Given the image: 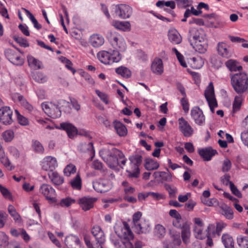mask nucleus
<instances>
[{
    "label": "nucleus",
    "mask_w": 248,
    "mask_h": 248,
    "mask_svg": "<svg viewBox=\"0 0 248 248\" xmlns=\"http://www.w3.org/2000/svg\"><path fill=\"white\" fill-rule=\"evenodd\" d=\"M231 85L237 94H244L248 91V76L245 72L230 74Z\"/></svg>",
    "instance_id": "f257e3e1"
},
{
    "label": "nucleus",
    "mask_w": 248,
    "mask_h": 248,
    "mask_svg": "<svg viewBox=\"0 0 248 248\" xmlns=\"http://www.w3.org/2000/svg\"><path fill=\"white\" fill-rule=\"evenodd\" d=\"M102 158L111 168L119 166L123 169L122 165L124 166L127 161L123 152L115 148L106 151L105 155L102 156Z\"/></svg>",
    "instance_id": "f03ea898"
},
{
    "label": "nucleus",
    "mask_w": 248,
    "mask_h": 248,
    "mask_svg": "<svg viewBox=\"0 0 248 248\" xmlns=\"http://www.w3.org/2000/svg\"><path fill=\"white\" fill-rule=\"evenodd\" d=\"M58 128L65 131L68 137L71 139L73 138L77 134L85 136L89 139L92 138L90 133L87 131L82 130L78 133L77 128L70 123L65 122L60 124Z\"/></svg>",
    "instance_id": "7ed1b4c3"
},
{
    "label": "nucleus",
    "mask_w": 248,
    "mask_h": 248,
    "mask_svg": "<svg viewBox=\"0 0 248 248\" xmlns=\"http://www.w3.org/2000/svg\"><path fill=\"white\" fill-rule=\"evenodd\" d=\"M107 37L112 46L119 47L121 51L125 50V43L123 37L118 33L116 32L108 31L107 33Z\"/></svg>",
    "instance_id": "20e7f679"
},
{
    "label": "nucleus",
    "mask_w": 248,
    "mask_h": 248,
    "mask_svg": "<svg viewBox=\"0 0 248 248\" xmlns=\"http://www.w3.org/2000/svg\"><path fill=\"white\" fill-rule=\"evenodd\" d=\"M124 240L122 242L123 248H134L133 244L130 242L134 238V234L131 231L129 225L126 222H124V227L122 230Z\"/></svg>",
    "instance_id": "39448f33"
},
{
    "label": "nucleus",
    "mask_w": 248,
    "mask_h": 248,
    "mask_svg": "<svg viewBox=\"0 0 248 248\" xmlns=\"http://www.w3.org/2000/svg\"><path fill=\"white\" fill-rule=\"evenodd\" d=\"M142 158V156L140 155H135L129 156V160L131 164L133 165L135 170L134 172H132L130 170H126V172L128 173V176L129 178L139 177L140 174L139 166L141 163Z\"/></svg>",
    "instance_id": "423d86ee"
},
{
    "label": "nucleus",
    "mask_w": 248,
    "mask_h": 248,
    "mask_svg": "<svg viewBox=\"0 0 248 248\" xmlns=\"http://www.w3.org/2000/svg\"><path fill=\"white\" fill-rule=\"evenodd\" d=\"M132 8L126 4H118L115 7V14L116 16L122 19H126L130 17L132 15Z\"/></svg>",
    "instance_id": "0eeeda50"
},
{
    "label": "nucleus",
    "mask_w": 248,
    "mask_h": 248,
    "mask_svg": "<svg viewBox=\"0 0 248 248\" xmlns=\"http://www.w3.org/2000/svg\"><path fill=\"white\" fill-rule=\"evenodd\" d=\"M41 106L44 112L48 116L53 118L61 116V110L56 106V105L52 103H43Z\"/></svg>",
    "instance_id": "6e6552de"
},
{
    "label": "nucleus",
    "mask_w": 248,
    "mask_h": 248,
    "mask_svg": "<svg viewBox=\"0 0 248 248\" xmlns=\"http://www.w3.org/2000/svg\"><path fill=\"white\" fill-rule=\"evenodd\" d=\"M190 115L195 124L202 126L205 123V117L202 110L199 107H194L190 112Z\"/></svg>",
    "instance_id": "1a4fd4ad"
},
{
    "label": "nucleus",
    "mask_w": 248,
    "mask_h": 248,
    "mask_svg": "<svg viewBox=\"0 0 248 248\" xmlns=\"http://www.w3.org/2000/svg\"><path fill=\"white\" fill-rule=\"evenodd\" d=\"M13 112L9 107L0 108V122L4 125H10L13 122Z\"/></svg>",
    "instance_id": "9d476101"
},
{
    "label": "nucleus",
    "mask_w": 248,
    "mask_h": 248,
    "mask_svg": "<svg viewBox=\"0 0 248 248\" xmlns=\"http://www.w3.org/2000/svg\"><path fill=\"white\" fill-rule=\"evenodd\" d=\"M179 128L185 137H191L194 132L193 128L183 117L179 119Z\"/></svg>",
    "instance_id": "9b49d317"
},
{
    "label": "nucleus",
    "mask_w": 248,
    "mask_h": 248,
    "mask_svg": "<svg viewBox=\"0 0 248 248\" xmlns=\"http://www.w3.org/2000/svg\"><path fill=\"white\" fill-rule=\"evenodd\" d=\"M187 39L191 46L198 42H204V39L200 36L199 31L194 28L189 29L187 34Z\"/></svg>",
    "instance_id": "f8f14e48"
},
{
    "label": "nucleus",
    "mask_w": 248,
    "mask_h": 248,
    "mask_svg": "<svg viewBox=\"0 0 248 248\" xmlns=\"http://www.w3.org/2000/svg\"><path fill=\"white\" fill-rule=\"evenodd\" d=\"M142 214L140 212H136L133 216V223L135 229V232L140 234L141 233H146L147 229L142 226L141 223H139V220L141 218Z\"/></svg>",
    "instance_id": "ddd939ff"
},
{
    "label": "nucleus",
    "mask_w": 248,
    "mask_h": 248,
    "mask_svg": "<svg viewBox=\"0 0 248 248\" xmlns=\"http://www.w3.org/2000/svg\"><path fill=\"white\" fill-rule=\"evenodd\" d=\"M56 166H57L56 158L49 156L45 157L42 163V168L46 171H52Z\"/></svg>",
    "instance_id": "4468645a"
},
{
    "label": "nucleus",
    "mask_w": 248,
    "mask_h": 248,
    "mask_svg": "<svg viewBox=\"0 0 248 248\" xmlns=\"http://www.w3.org/2000/svg\"><path fill=\"white\" fill-rule=\"evenodd\" d=\"M97 200L96 198L84 197L80 199L78 203L84 211H87L93 207V203Z\"/></svg>",
    "instance_id": "2eb2a0df"
},
{
    "label": "nucleus",
    "mask_w": 248,
    "mask_h": 248,
    "mask_svg": "<svg viewBox=\"0 0 248 248\" xmlns=\"http://www.w3.org/2000/svg\"><path fill=\"white\" fill-rule=\"evenodd\" d=\"M199 154L205 161H209L211 158L217 154L216 150L213 149L211 147H206L199 150Z\"/></svg>",
    "instance_id": "dca6fc26"
},
{
    "label": "nucleus",
    "mask_w": 248,
    "mask_h": 248,
    "mask_svg": "<svg viewBox=\"0 0 248 248\" xmlns=\"http://www.w3.org/2000/svg\"><path fill=\"white\" fill-rule=\"evenodd\" d=\"M64 242L68 248H80V241L76 236L69 235L65 238Z\"/></svg>",
    "instance_id": "f3484780"
},
{
    "label": "nucleus",
    "mask_w": 248,
    "mask_h": 248,
    "mask_svg": "<svg viewBox=\"0 0 248 248\" xmlns=\"http://www.w3.org/2000/svg\"><path fill=\"white\" fill-rule=\"evenodd\" d=\"M40 192L48 200H52V196L55 195V191L50 185L43 184L40 188Z\"/></svg>",
    "instance_id": "a211bd4d"
},
{
    "label": "nucleus",
    "mask_w": 248,
    "mask_h": 248,
    "mask_svg": "<svg viewBox=\"0 0 248 248\" xmlns=\"http://www.w3.org/2000/svg\"><path fill=\"white\" fill-rule=\"evenodd\" d=\"M169 40L174 44H179L182 42V37L174 28L170 29L168 33Z\"/></svg>",
    "instance_id": "6ab92c4d"
},
{
    "label": "nucleus",
    "mask_w": 248,
    "mask_h": 248,
    "mask_svg": "<svg viewBox=\"0 0 248 248\" xmlns=\"http://www.w3.org/2000/svg\"><path fill=\"white\" fill-rule=\"evenodd\" d=\"M167 172L155 171L153 176L155 179H160L162 182L164 181L170 182L172 180V175L168 168L166 169Z\"/></svg>",
    "instance_id": "aec40b11"
},
{
    "label": "nucleus",
    "mask_w": 248,
    "mask_h": 248,
    "mask_svg": "<svg viewBox=\"0 0 248 248\" xmlns=\"http://www.w3.org/2000/svg\"><path fill=\"white\" fill-rule=\"evenodd\" d=\"M151 70L156 74L160 75L163 72V62L161 59L155 58L152 62L151 65Z\"/></svg>",
    "instance_id": "412c9836"
},
{
    "label": "nucleus",
    "mask_w": 248,
    "mask_h": 248,
    "mask_svg": "<svg viewBox=\"0 0 248 248\" xmlns=\"http://www.w3.org/2000/svg\"><path fill=\"white\" fill-rule=\"evenodd\" d=\"M220 213L228 219H232L233 217V212L232 208L224 203H221L219 205Z\"/></svg>",
    "instance_id": "4be33fe9"
},
{
    "label": "nucleus",
    "mask_w": 248,
    "mask_h": 248,
    "mask_svg": "<svg viewBox=\"0 0 248 248\" xmlns=\"http://www.w3.org/2000/svg\"><path fill=\"white\" fill-rule=\"evenodd\" d=\"M93 187L96 191L100 193L106 192L110 189V186L108 183L103 181L95 183Z\"/></svg>",
    "instance_id": "5701e85b"
},
{
    "label": "nucleus",
    "mask_w": 248,
    "mask_h": 248,
    "mask_svg": "<svg viewBox=\"0 0 248 248\" xmlns=\"http://www.w3.org/2000/svg\"><path fill=\"white\" fill-rule=\"evenodd\" d=\"M217 50L218 54L222 57L228 58L231 56V53L228 48L227 45L223 42L218 43Z\"/></svg>",
    "instance_id": "b1692460"
},
{
    "label": "nucleus",
    "mask_w": 248,
    "mask_h": 248,
    "mask_svg": "<svg viewBox=\"0 0 248 248\" xmlns=\"http://www.w3.org/2000/svg\"><path fill=\"white\" fill-rule=\"evenodd\" d=\"M114 128L117 133L121 137L126 136L127 134V129L125 126L120 121L115 120L113 122Z\"/></svg>",
    "instance_id": "393cba45"
},
{
    "label": "nucleus",
    "mask_w": 248,
    "mask_h": 248,
    "mask_svg": "<svg viewBox=\"0 0 248 248\" xmlns=\"http://www.w3.org/2000/svg\"><path fill=\"white\" fill-rule=\"evenodd\" d=\"M190 236L191 232L189 225L186 224L181 231V237L184 243L187 244L190 243Z\"/></svg>",
    "instance_id": "a878e982"
},
{
    "label": "nucleus",
    "mask_w": 248,
    "mask_h": 248,
    "mask_svg": "<svg viewBox=\"0 0 248 248\" xmlns=\"http://www.w3.org/2000/svg\"><path fill=\"white\" fill-rule=\"evenodd\" d=\"M97 57L99 60L105 64H112L110 60V55L108 51H102L98 53Z\"/></svg>",
    "instance_id": "bb28decb"
},
{
    "label": "nucleus",
    "mask_w": 248,
    "mask_h": 248,
    "mask_svg": "<svg viewBox=\"0 0 248 248\" xmlns=\"http://www.w3.org/2000/svg\"><path fill=\"white\" fill-rule=\"evenodd\" d=\"M238 62L234 60H229L225 62V65L230 71H241L243 69V67L241 65H237Z\"/></svg>",
    "instance_id": "cd10ccee"
},
{
    "label": "nucleus",
    "mask_w": 248,
    "mask_h": 248,
    "mask_svg": "<svg viewBox=\"0 0 248 248\" xmlns=\"http://www.w3.org/2000/svg\"><path fill=\"white\" fill-rule=\"evenodd\" d=\"M215 226L214 224H209L206 230L207 233L205 236L207 237L206 245L209 247H212L214 245L212 239L211 237V234L215 235Z\"/></svg>",
    "instance_id": "c85d7f7f"
},
{
    "label": "nucleus",
    "mask_w": 248,
    "mask_h": 248,
    "mask_svg": "<svg viewBox=\"0 0 248 248\" xmlns=\"http://www.w3.org/2000/svg\"><path fill=\"white\" fill-rule=\"evenodd\" d=\"M244 98V94H238L235 96L232 104V111L234 113L238 111L240 109Z\"/></svg>",
    "instance_id": "c756f323"
},
{
    "label": "nucleus",
    "mask_w": 248,
    "mask_h": 248,
    "mask_svg": "<svg viewBox=\"0 0 248 248\" xmlns=\"http://www.w3.org/2000/svg\"><path fill=\"white\" fill-rule=\"evenodd\" d=\"M221 240L225 248H234L233 239L229 234H223Z\"/></svg>",
    "instance_id": "7c9ffc66"
},
{
    "label": "nucleus",
    "mask_w": 248,
    "mask_h": 248,
    "mask_svg": "<svg viewBox=\"0 0 248 248\" xmlns=\"http://www.w3.org/2000/svg\"><path fill=\"white\" fill-rule=\"evenodd\" d=\"M144 167L147 170H152L157 169L159 164L156 161L149 158L146 159Z\"/></svg>",
    "instance_id": "2f4dec72"
},
{
    "label": "nucleus",
    "mask_w": 248,
    "mask_h": 248,
    "mask_svg": "<svg viewBox=\"0 0 248 248\" xmlns=\"http://www.w3.org/2000/svg\"><path fill=\"white\" fill-rule=\"evenodd\" d=\"M56 106L59 108L61 112L63 111L66 113H70L71 112V108L70 107L69 102L68 101L62 99L60 100L58 102V104L56 105Z\"/></svg>",
    "instance_id": "473e14b6"
},
{
    "label": "nucleus",
    "mask_w": 248,
    "mask_h": 248,
    "mask_svg": "<svg viewBox=\"0 0 248 248\" xmlns=\"http://www.w3.org/2000/svg\"><path fill=\"white\" fill-rule=\"evenodd\" d=\"M49 177L51 179L52 182L56 186H60L64 182V178L61 176L58 173L53 172L51 174H48Z\"/></svg>",
    "instance_id": "72a5a7b5"
},
{
    "label": "nucleus",
    "mask_w": 248,
    "mask_h": 248,
    "mask_svg": "<svg viewBox=\"0 0 248 248\" xmlns=\"http://www.w3.org/2000/svg\"><path fill=\"white\" fill-rule=\"evenodd\" d=\"M116 73L123 78H128L131 76V71L127 67L121 66L115 69Z\"/></svg>",
    "instance_id": "f704fd0d"
},
{
    "label": "nucleus",
    "mask_w": 248,
    "mask_h": 248,
    "mask_svg": "<svg viewBox=\"0 0 248 248\" xmlns=\"http://www.w3.org/2000/svg\"><path fill=\"white\" fill-rule=\"evenodd\" d=\"M27 61L30 66H34L37 69H42L43 68L42 62L31 55L27 56Z\"/></svg>",
    "instance_id": "c9c22d12"
},
{
    "label": "nucleus",
    "mask_w": 248,
    "mask_h": 248,
    "mask_svg": "<svg viewBox=\"0 0 248 248\" xmlns=\"http://www.w3.org/2000/svg\"><path fill=\"white\" fill-rule=\"evenodd\" d=\"M90 42L93 46L97 47L103 44L104 39L97 34L93 35L91 37Z\"/></svg>",
    "instance_id": "e433bc0d"
},
{
    "label": "nucleus",
    "mask_w": 248,
    "mask_h": 248,
    "mask_svg": "<svg viewBox=\"0 0 248 248\" xmlns=\"http://www.w3.org/2000/svg\"><path fill=\"white\" fill-rule=\"evenodd\" d=\"M70 185L72 188L76 190H80L81 188V179L79 174L71 180Z\"/></svg>",
    "instance_id": "4c0bfd02"
},
{
    "label": "nucleus",
    "mask_w": 248,
    "mask_h": 248,
    "mask_svg": "<svg viewBox=\"0 0 248 248\" xmlns=\"http://www.w3.org/2000/svg\"><path fill=\"white\" fill-rule=\"evenodd\" d=\"M108 53L110 55V60L112 63L113 62H120L122 59V56L118 50H110Z\"/></svg>",
    "instance_id": "58836bf2"
},
{
    "label": "nucleus",
    "mask_w": 248,
    "mask_h": 248,
    "mask_svg": "<svg viewBox=\"0 0 248 248\" xmlns=\"http://www.w3.org/2000/svg\"><path fill=\"white\" fill-rule=\"evenodd\" d=\"M166 233L165 228L160 224L155 225V234L156 236L159 238L164 237Z\"/></svg>",
    "instance_id": "ea45409f"
},
{
    "label": "nucleus",
    "mask_w": 248,
    "mask_h": 248,
    "mask_svg": "<svg viewBox=\"0 0 248 248\" xmlns=\"http://www.w3.org/2000/svg\"><path fill=\"white\" fill-rule=\"evenodd\" d=\"M157 7L162 8L164 6L170 7L171 9H174L175 8V3L173 1H167L159 0L156 3Z\"/></svg>",
    "instance_id": "a19ab883"
},
{
    "label": "nucleus",
    "mask_w": 248,
    "mask_h": 248,
    "mask_svg": "<svg viewBox=\"0 0 248 248\" xmlns=\"http://www.w3.org/2000/svg\"><path fill=\"white\" fill-rule=\"evenodd\" d=\"M205 45V43L204 41V42H198L192 46L196 51L200 53H204L206 51Z\"/></svg>",
    "instance_id": "79ce46f5"
},
{
    "label": "nucleus",
    "mask_w": 248,
    "mask_h": 248,
    "mask_svg": "<svg viewBox=\"0 0 248 248\" xmlns=\"http://www.w3.org/2000/svg\"><path fill=\"white\" fill-rule=\"evenodd\" d=\"M96 241L97 248H100L102 245L105 242V238L103 231L100 232L98 234L94 236Z\"/></svg>",
    "instance_id": "37998d69"
},
{
    "label": "nucleus",
    "mask_w": 248,
    "mask_h": 248,
    "mask_svg": "<svg viewBox=\"0 0 248 248\" xmlns=\"http://www.w3.org/2000/svg\"><path fill=\"white\" fill-rule=\"evenodd\" d=\"M237 242L241 248H248V237L240 235L237 237Z\"/></svg>",
    "instance_id": "c03bdc74"
},
{
    "label": "nucleus",
    "mask_w": 248,
    "mask_h": 248,
    "mask_svg": "<svg viewBox=\"0 0 248 248\" xmlns=\"http://www.w3.org/2000/svg\"><path fill=\"white\" fill-rule=\"evenodd\" d=\"M130 23L127 21H115L114 26L119 30L124 31L130 27Z\"/></svg>",
    "instance_id": "a18cd8bd"
},
{
    "label": "nucleus",
    "mask_w": 248,
    "mask_h": 248,
    "mask_svg": "<svg viewBox=\"0 0 248 248\" xmlns=\"http://www.w3.org/2000/svg\"><path fill=\"white\" fill-rule=\"evenodd\" d=\"M92 168L93 169L100 170L102 173H103V175L105 174V170L103 168V164L102 162L99 161L98 160H94L92 165Z\"/></svg>",
    "instance_id": "49530a36"
},
{
    "label": "nucleus",
    "mask_w": 248,
    "mask_h": 248,
    "mask_svg": "<svg viewBox=\"0 0 248 248\" xmlns=\"http://www.w3.org/2000/svg\"><path fill=\"white\" fill-rule=\"evenodd\" d=\"M8 211L15 221H17L20 220V215L16 211L15 207L13 205H10L8 206Z\"/></svg>",
    "instance_id": "de8ad7c7"
},
{
    "label": "nucleus",
    "mask_w": 248,
    "mask_h": 248,
    "mask_svg": "<svg viewBox=\"0 0 248 248\" xmlns=\"http://www.w3.org/2000/svg\"><path fill=\"white\" fill-rule=\"evenodd\" d=\"M13 39L18 43L21 46L26 47L29 46V44L28 42L26 39L23 38L22 37L14 36L13 37Z\"/></svg>",
    "instance_id": "09e8293b"
},
{
    "label": "nucleus",
    "mask_w": 248,
    "mask_h": 248,
    "mask_svg": "<svg viewBox=\"0 0 248 248\" xmlns=\"http://www.w3.org/2000/svg\"><path fill=\"white\" fill-rule=\"evenodd\" d=\"M204 96L206 97H211L215 96L214 88L212 82H210L204 92Z\"/></svg>",
    "instance_id": "8fccbe9b"
},
{
    "label": "nucleus",
    "mask_w": 248,
    "mask_h": 248,
    "mask_svg": "<svg viewBox=\"0 0 248 248\" xmlns=\"http://www.w3.org/2000/svg\"><path fill=\"white\" fill-rule=\"evenodd\" d=\"M16 114L19 124L22 125H27L29 124V121L27 118L21 115L18 110H15Z\"/></svg>",
    "instance_id": "3c124183"
},
{
    "label": "nucleus",
    "mask_w": 248,
    "mask_h": 248,
    "mask_svg": "<svg viewBox=\"0 0 248 248\" xmlns=\"http://www.w3.org/2000/svg\"><path fill=\"white\" fill-rule=\"evenodd\" d=\"M75 202V200L74 199H71L70 197H67L66 198L62 199L60 202L59 203V204L62 206V207H69L70 206L72 203H74Z\"/></svg>",
    "instance_id": "603ef678"
},
{
    "label": "nucleus",
    "mask_w": 248,
    "mask_h": 248,
    "mask_svg": "<svg viewBox=\"0 0 248 248\" xmlns=\"http://www.w3.org/2000/svg\"><path fill=\"white\" fill-rule=\"evenodd\" d=\"M232 167V162L230 160L227 158H225L223 162L221 170L223 172L229 171Z\"/></svg>",
    "instance_id": "864d4df0"
},
{
    "label": "nucleus",
    "mask_w": 248,
    "mask_h": 248,
    "mask_svg": "<svg viewBox=\"0 0 248 248\" xmlns=\"http://www.w3.org/2000/svg\"><path fill=\"white\" fill-rule=\"evenodd\" d=\"M76 171V166L73 164H69L64 169L63 172L65 175L69 176L71 174L75 173Z\"/></svg>",
    "instance_id": "5fc2aeb1"
},
{
    "label": "nucleus",
    "mask_w": 248,
    "mask_h": 248,
    "mask_svg": "<svg viewBox=\"0 0 248 248\" xmlns=\"http://www.w3.org/2000/svg\"><path fill=\"white\" fill-rule=\"evenodd\" d=\"M165 189L168 191L169 193L170 197L174 198L175 197V194L177 192V188L175 187H172L170 185L165 184L164 185Z\"/></svg>",
    "instance_id": "6e6d98bb"
},
{
    "label": "nucleus",
    "mask_w": 248,
    "mask_h": 248,
    "mask_svg": "<svg viewBox=\"0 0 248 248\" xmlns=\"http://www.w3.org/2000/svg\"><path fill=\"white\" fill-rule=\"evenodd\" d=\"M14 136V132L12 130H7L2 134V137L6 142L11 141Z\"/></svg>",
    "instance_id": "4d7b16f0"
},
{
    "label": "nucleus",
    "mask_w": 248,
    "mask_h": 248,
    "mask_svg": "<svg viewBox=\"0 0 248 248\" xmlns=\"http://www.w3.org/2000/svg\"><path fill=\"white\" fill-rule=\"evenodd\" d=\"M16 54L15 51L9 48L6 49L4 51L5 57L11 62Z\"/></svg>",
    "instance_id": "13d9d810"
},
{
    "label": "nucleus",
    "mask_w": 248,
    "mask_h": 248,
    "mask_svg": "<svg viewBox=\"0 0 248 248\" xmlns=\"http://www.w3.org/2000/svg\"><path fill=\"white\" fill-rule=\"evenodd\" d=\"M34 80L39 83H43L46 81V77L41 72H37L32 76Z\"/></svg>",
    "instance_id": "bf43d9fd"
},
{
    "label": "nucleus",
    "mask_w": 248,
    "mask_h": 248,
    "mask_svg": "<svg viewBox=\"0 0 248 248\" xmlns=\"http://www.w3.org/2000/svg\"><path fill=\"white\" fill-rule=\"evenodd\" d=\"M0 162L1 163L9 170H12L14 167L12 166H10L11 163L7 157L2 156L0 158Z\"/></svg>",
    "instance_id": "052dcab7"
},
{
    "label": "nucleus",
    "mask_w": 248,
    "mask_h": 248,
    "mask_svg": "<svg viewBox=\"0 0 248 248\" xmlns=\"http://www.w3.org/2000/svg\"><path fill=\"white\" fill-rule=\"evenodd\" d=\"M230 187L233 194L237 196L238 198H242V194L232 182L230 183Z\"/></svg>",
    "instance_id": "680f3d73"
},
{
    "label": "nucleus",
    "mask_w": 248,
    "mask_h": 248,
    "mask_svg": "<svg viewBox=\"0 0 248 248\" xmlns=\"http://www.w3.org/2000/svg\"><path fill=\"white\" fill-rule=\"evenodd\" d=\"M8 244V237L3 232H0V245L6 246Z\"/></svg>",
    "instance_id": "e2e57ef3"
},
{
    "label": "nucleus",
    "mask_w": 248,
    "mask_h": 248,
    "mask_svg": "<svg viewBox=\"0 0 248 248\" xmlns=\"http://www.w3.org/2000/svg\"><path fill=\"white\" fill-rule=\"evenodd\" d=\"M171 237L172 238V245L175 246H179L181 245L182 242L180 238L179 233L173 234L171 235Z\"/></svg>",
    "instance_id": "0e129e2a"
},
{
    "label": "nucleus",
    "mask_w": 248,
    "mask_h": 248,
    "mask_svg": "<svg viewBox=\"0 0 248 248\" xmlns=\"http://www.w3.org/2000/svg\"><path fill=\"white\" fill-rule=\"evenodd\" d=\"M110 240L116 248H123V245L122 244L123 240L116 239L115 236L112 235L110 237Z\"/></svg>",
    "instance_id": "69168bd1"
},
{
    "label": "nucleus",
    "mask_w": 248,
    "mask_h": 248,
    "mask_svg": "<svg viewBox=\"0 0 248 248\" xmlns=\"http://www.w3.org/2000/svg\"><path fill=\"white\" fill-rule=\"evenodd\" d=\"M186 224L188 223L187 222H182L181 219H175L172 222V224L175 227L181 229L184 228Z\"/></svg>",
    "instance_id": "338daca9"
},
{
    "label": "nucleus",
    "mask_w": 248,
    "mask_h": 248,
    "mask_svg": "<svg viewBox=\"0 0 248 248\" xmlns=\"http://www.w3.org/2000/svg\"><path fill=\"white\" fill-rule=\"evenodd\" d=\"M33 147L36 152L42 153L44 151V148L42 145L37 140L33 141Z\"/></svg>",
    "instance_id": "774afa93"
}]
</instances>
